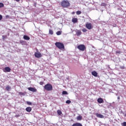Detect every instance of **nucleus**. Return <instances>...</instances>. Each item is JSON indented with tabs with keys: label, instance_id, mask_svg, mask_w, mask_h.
I'll list each match as a JSON object with an SVG mask.
<instances>
[{
	"label": "nucleus",
	"instance_id": "f03ea898",
	"mask_svg": "<svg viewBox=\"0 0 126 126\" xmlns=\"http://www.w3.org/2000/svg\"><path fill=\"white\" fill-rule=\"evenodd\" d=\"M55 46L59 49V50H62V51H63L64 50V45L63 43L61 42H56L55 43Z\"/></svg>",
	"mask_w": 126,
	"mask_h": 126
},
{
	"label": "nucleus",
	"instance_id": "1a4fd4ad",
	"mask_svg": "<svg viewBox=\"0 0 126 126\" xmlns=\"http://www.w3.org/2000/svg\"><path fill=\"white\" fill-rule=\"evenodd\" d=\"M95 115L97 117V118H99L100 119H104V116H103V115L101 114L96 113Z\"/></svg>",
	"mask_w": 126,
	"mask_h": 126
},
{
	"label": "nucleus",
	"instance_id": "6ab92c4d",
	"mask_svg": "<svg viewBox=\"0 0 126 126\" xmlns=\"http://www.w3.org/2000/svg\"><path fill=\"white\" fill-rule=\"evenodd\" d=\"M57 114L58 115H59V116H61L63 114V112H62V111H61L60 110H58L57 111Z\"/></svg>",
	"mask_w": 126,
	"mask_h": 126
},
{
	"label": "nucleus",
	"instance_id": "58836bf2",
	"mask_svg": "<svg viewBox=\"0 0 126 126\" xmlns=\"http://www.w3.org/2000/svg\"><path fill=\"white\" fill-rule=\"evenodd\" d=\"M16 117H20L19 115H16Z\"/></svg>",
	"mask_w": 126,
	"mask_h": 126
},
{
	"label": "nucleus",
	"instance_id": "bb28decb",
	"mask_svg": "<svg viewBox=\"0 0 126 126\" xmlns=\"http://www.w3.org/2000/svg\"><path fill=\"white\" fill-rule=\"evenodd\" d=\"M76 14H77V15H79V14H81V11H76Z\"/></svg>",
	"mask_w": 126,
	"mask_h": 126
},
{
	"label": "nucleus",
	"instance_id": "f3484780",
	"mask_svg": "<svg viewBox=\"0 0 126 126\" xmlns=\"http://www.w3.org/2000/svg\"><path fill=\"white\" fill-rule=\"evenodd\" d=\"M72 22H73V23H76V22H77V18H73L72 19Z\"/></svg>",
	"mask_w": 126,
	"mask_h": 126
},
{
	"label": "nucleus",
	"instance_id": "ea45409f",
	"mask_svg": "<svg viewBox=\"0 0 126 126\" xmlns=\"http://www.w3.org/2000/svg\"><path fill=\"white\" fill-rule=\"evenodd\" d=\"M23 42H24V41H21V43H23Z\"/></svg>",
	"mask_w": 126,
	"mask_h": 126
},
{
	"label": "nucleus",
	"instance_id": "b1692460",
	"mask_svg": "<svg viewBox=\"0 0 126 126\" xmlns=\"http://www.w3.org/2000/svg\"><path fill=\"white\" fill-rule=\"evenodd\" d=\"M101 6H106L107 5V3H105V2H102L101 4Z\"/></svg>",
	"mask_w": 126,
	"mask_h": 126
},
{
	"label": "nucleus",
	"instance_id": "f8f14e48",
	"mask_svg": "<svg viewBox=\"0 0 126 126\" xmlns=\"http://www.w3.org/2000/svg\"><path fill=\"white\" fill-rule=\"evenodd\" d=\"M26 94H27V93H26V92H19V95H20V96H25V95H26Z\"/></svg>",
	"mask_w": 126,
	"mask_h": 126
},
{
	"label": "nucleus",
	"instance_id": "a211bd4d",
	"mask_svg": "<svg viewBox=\"0 0 126 126\" xmlns=\"http://www.w3.org/2000/svg\"><path fill=\"white\" fill-rule=\"evenodd\" d=\"M77 121H81L82 120V116L79 115L76 118Z\"/></svg>",
	"mask_w": 126,
	"mask_h": 126
},
{
	"label": "nucleus",
	"instance_id": "4c0bfd02",
	"mask_svg": "<svg viewBox=\"0 0 126 126\" xmlns=\"http://www.w3.org/2000/svg\"><path fill=\"white\" fill-rule=\"evenodd\" d=\"M117 98H118V100H120V96H118V97H117Z\"/></svg>",
	"mask_w": 126,
	"mask_h": 126
},
{
	"label": "nucleus",
	"instance_id": "a19ab883",
	"mask_svg": "<svg viewBox=\"0 0 126 126\" xmlns=\"http://www.w3.org/2000/svg\"><path fill=\"white\" fill-rule=\"evenodd\" d=\"M125 117H126V114L125 115Z\"/></svg>",
	"mask_w": 126,
	"mask_h": 126
},
{
	"label": "nucleus",
	"instance_id": "f704fd0d",
	"mask_svg": "<svg viewBox=\"0 0 126 126\" xmlns=\"http://www.w3.org/2000/svg\"><path fill=\"white\" fill-rule=\"evenodd\" d=\"M5 18H9V16L8 15H6Z\"/></svg>",
	"mask_w": 126,
	"mask_h": 126
},
{
	"label": "nucleus",
	"instance_id": "dca6fc26",
	"mask_svg": "<svg viewBox=\"0 0 126 126\" xmlns=\"http://www.w3.org/2000/svg\"><path fill=\"white\" fill-rule=\"evenodd\" d=\"M76 34L77 36H80V35H81V34H82V32H81V31L78 30L76 32Z\"/></svg>",
	"mask_w": 126,
	"mask_h": 126
},
{
	"label": "nucleus",
	"instance_id": "c9c22d12",
	"mask_svg": "<svg viewBox=\"0 0 126 126\" xmlns=\"http://www.w3.org/2000/svg\"><path fill=\"white\" fill-rule=\"evenodd\" d=\"M1 19H2V16L0 15V20H1Z\"/></svg>",
	"mask_w": 126,
	"mask_h": 126
},
{
	"label": "nucleus",
	"instance_id": "cd10ccee",
	"mask_svg": "<svg viewBox=\"0 0 126 126\" xmlns=\"http://www.w3.org/2000/svg\"><path fill=\"white\" fill-rule=\"evenodd\" d=\"M2 40H5V39H6L7 38V36L6 35H2Z\"/></svg>",
	"mask_w": 126,
	"mask_h": 126
},
{
	"label": "nucleus",
	"instance_id": "72a5a7b5",
	"mask_svg": "<svg viewBox=\"0 0 126 126\" xmlns=\"http://www.w3.org/2000/svg\"><path fill=\"white\" fill-rule=\"evenodd\" d=\"M116 54H121V51H116Z\"/></svg>",
	"mask_w": 126,
	"mask_h": 126
},
{
	"label": "nucleus",
	"instance_id": "0eeeda50",
	"mask_svg": "<svg viewBox=\"0 0 126 126\" xmlns=\"http://www.w3.org/2000/svg\"><path fill=\"white\" fill-rule=\"evenodd\" d=\"M11 70V69L10 68V67L8 66L5 67L3 69V71H4V72H10Z\"/></svg>",
	"mask_w": 126,
	"mask_h": 126
},
{
	"label": "nucleus",
	"instance_id": "473e14b6",
	"mask_svg": "<svg viewBox=\"0 0 126 126\" xmlns=\"http://www.w3.org/2000/svg\"><path fill=\"white\" fill-rule=\"evenodd\" d=\"M40 85H43L44 84V82H39Z\"/></svg>",
	"mask_w": 126,
	"mask_h": 126
},
{
	"label": "nucleus",
	"instance_id": "79ce46f5",
	"mask_svg": "<svg viewBox=\"0 0 126 126\" xmlns=\"http://www.w3.org/2000/svg\"><path fill=\"white\" fill-rule=\"evenodd\" d=\"M73 14H74V12H73Z\"/></svg>",
	"mask_w": 126,
	"mask_h": 126
},
{
	"label": "nucleus",
	"instance_id": "39448f33",
	"mask_svg": "<svg viewBox=\"0 0 126 126\" xmlns=\"http://www.w3.org/2000/svg\"><path fill=\"white\" fill-rule=\"evenodd\" d=\"M34 56L35 57V58H37V59L42 58V57H43L42 54H41V53L39 52V51H37V52L34 53Z\"/></svg>",
	"mask_w": 126,
	"mask_h": 126
},
{
	"label": "nucleus",
	"instance_id": "ddd939ff",
	"mask_svg": "<svg viewBox=\"0 0 126 126\" xmlns=\"http://www.w3.org/2000/svg\"><path fill=\"white\" fill-rule=\"evenodd\" d=\"M71 126H82V124H81L80 123H76L73 124Z\"/></svg>",
	"mask_w": 126,
	"mask_h": 126
},
{
	"label": "nucleus",
	"instance_id": "c756f323",
	"mask_svg": "<svg viewBox=\"0 0 126 126\" xmlns=\"http://www.w3.org/2000/svg\"><path fill=\"white\" fill-rule=\"evenodd\" d=\"M27 104L28 105H32V102H29V101H27Z\"/></svg>",
	"mask_w": 126,
	"mask_h": 126
},
{
	"label": "nucleus",
	"instance_id": "6e6552de",
	"mask_svg": "<svg viewBox=\"0 0 126 126\" xmlns=\"http://www.w3.org/2000/svg\"><path fill=\"white\" fill-rule=\"evenodd\" d=\"M28 90L32 91V92H37V89L32 87L28 88Z\"/></svg>",
	"mask_w": 126,
	"mask_h": 126
},
{
	"label": "nucleus",
	"instance_id": "4be33fe9",
	"mask_svg": "<svg viewBox=\"0 0 126 126\" xmlns=\"http://www.w3.org/2000/svg\"><path fill=\"white\" fill-rule=\"evenodd\" d=\"M57 35H58V36H59L60 35H62V31H58L56 32Z\"/></svg>",
	"mask_w": 126,
	"mask_h": 126
},
{
	"label": "nucleus",
	"instance_id": "aec40b11",
	"mask_svg": "<svg viewBox=\"0 0 126 126\" xmlns=\"http://www.w3.org/2000/svg\"><path fill=\"white\" fill-rule=\"evenodd\" d=\"M5 89H6V90H7V91H9L10 90V89H11V88L9 86H7L6 87Z\"/></svg>",
	"mask_w": 126,
	"mask_h": 126
},
{
	"label": "nucleus",
	"instance_id": "20e7f679",
	"mask_svg": "<svg viewBox=\"0 0 126 126\" xmlns=\"http://www.w3.org/2000/svg\"><path fill=\"white\" fill-rule=\"evenodd\" d=\"M77 49L80 50V51H85V49H86V48L85 47V45L83 44H80L77 46Z\"/></svg>",
	"mask_w": 126,
	"mask_h": 126
},
{
	"label": "nucleus",
	"instance_id": "423d86ee",
	"mask_svg": "<svg viewBox=\"0 0 126 126\" xmlns=\"http://www.w3.org/2000/svg\"><path fill=\"white\" fill-rule=\"evenodd\" d=\"M86 28L88 29L89 30H91L92 29V24L89 23H87L86 24Z\"/></svg>",
	"mask_w": 126,
	"mask_h": 126
},
{
	"label": "nucleus",
	"instance_id": "a878e982",
	"mask_svg": "<svg viewBox=\"0 0 126 126\" xmlns=\"http://www.w3.org/2000/svg\"><path fill=\"white\" fill-rule=\"evenodd\" d=\"M82 32H84V33H85L86 32H87V30L85 28H83L82 29Z\"/></svg>",
	"mask_w": 126,
	"mask_h": 126
},
{
	"label": "nucleus",
	"instance_id": "f257e3e1",
	"mask_svg": "<svg viewBox=\"0 0 126 126\" xmlns=\"http://www.w3.org/2000/svg\"><path fill=\"white\" fill-rule=\"evenodd\" d=\"M61 5L63 8H66L70 6V3L67 0H63L61 2Z\"/></svg>",
	"mask_w": 126,
	"mask_h": 126
},
{
	"label": "nucleus",
	"instance_id": "5701e85b",
	"mask_svg": "<svg viewBox=\"0 0 126 126\" xmlns=\"http://www.w3.org/2000/svg\"><path fill=\"white\" fill-rule=\"evenodd\" d=\"M62 94H63V95H67V92L63 91L62 92Z\"/></svg>",
	"mask_w": 126,
	"mask_h": 126
},
{
	"label": "nucleus",
	"instance_id": "393cba45",
	"mask_svg": "<svg viewBox=\"0 0 126 126\" xmlns=\"http://www.w3.org/2000/svg\"><path fill=\"white\" fill-rule=\"evenodd\" d=\"M4 6V5L3 3L0 2V8L1 7H3Z\"/></svg>",
	"mask_w": 126,
	"mask_h": 126
},
{
	"label": "nucleus",
	"instance_id": "412c9836",
	"mask_svg": "<svg viewBox=\"0 0 126 126\" xmlns=\"http://www.w3.org/2000/svg\"><path fill=\"white\" fill-rule=\"evenodd\" d=\"M49 34H50V35H53L54 32L53 31V30L50 29L49 31Z\"/></svg>",
	"mask_w": 126,
	"mask_h": 126
},
{
	"label": "nucleus",
	"instance_id": "9b49d317",
	"mask_svg": "<svg viewBox=\"0 0 126 126\" xmlns=\"http://www.w3.org/2000/svg\"><path fill=\"white\" fill-rule=\"evenodd\" d=\"M92 74L94 76H95V77H97V76H98V73H97V72H96L95 71H93V72H92Z\"/></svg>",
	"mask_w": 126,
	"mask_h": 126
},
{
	"label": "nucleus",
	"instance_id": "2eb2a0df",
	"mask_svg": "<svg viewBox=\"0 0 126 126\" xmlns=\"http://www.w3.org/2000/svg\"><path fill=\"white\" fill-rule=\"evenodd\" d=\"M26 111L27 112H31V111H32V108L30 107H28L26 108Z\"/></svg>",
	"mask_w": 126,
	"mask_h": 126
},
{
	"label": "nucleus",
	"instance_id": "7c9ffc66",
	"mask_svg": "<svg viewBox=\"0 0 126 126\" xmlns=\"http://www.w3.org/2000/svg\"><path fill=\"white\" fill-rule=\"evenodd\" d=\"M122 126H126V122H123V123H122Z\"/></svg>",
	"mask_w": 126,
	"mask_h": 126
},
{
	"label": "nucleus",
	"instance_id": "7ed1b4c3",
	"mask_svg": "<svg viewBox=\"0 0 126 126\" xmlns=\"http://www.w3.org/2000/svg\"><path fill=\"white\" fill-rule=\"evenodd\" d=\"M43 88L46 91H52L53 90V85L50 83L45 85Z\"/></svg>",
	"mask_w": 126,
	"mask_h": 126
},
{
	"label": "nucleus",
	"instance_id": "c85d7f7f",
	"mask_svg": "<svg viewBox=\"0 0 126 126\" xmlns=\"http://www.w3.org/2000/svg\"><path fill=\"white\" fill-rule=\"evenodd\" d=\"M71 103V101H70V100H67V101H66V104H70Z\"/></svg>",
	"mask_w": 126,
	"mask_h": 126
},
{
	"label": "nucleus",
	"instance_id": "2f4dec72",
	"mask_svg": "<svg viewBox=\"0 0 126 126\" xmlns=\"http://www.w3.org/2000/svg\"><path fill=\"white\" fill-rule=\"evenodd\" d=\"M120 68L121 69H125V67L124 66H121Z\"/></svg>",
	"mask_w": 126,
	"mask_h": 126
},
{
	"label": "nucleus",
	"instance_id": "4468645a",
	"mask_svg": "<svg viewBox=\"0 0 126 126\" xmlns=\"http://www.w3.org/2000/svg\"><path fill=\"white\" fill-rule=\"evenodd\" d=\"M23 38L24 39V40H27V41L30 40V37L26 35H24Z\"/></svg>",
	"mask_w": 126,
	"mask_h": 126
},
{
	"label": "nucleus",
	"instance_id": "e433bc0d",
	"mask_svg": "<svg viewBox=\"0 0 126 126\" xmlns=\"http://www.w3.org/2000/svg\"><path fill=\"white\" fill-rule=\"evenodd\" d=\"M16 1H17V2H19V1H20V0H15Z\"/></svg>",
	"mask_w": 126,
	"mask_h": 126
},
{
	"label": "nucleus",
	"instance_id": "9d476101",
	"mask_svg": "<svg viewBox=\"0 0 126 126\" xmlns=\"http://www.w3.org/2000/svg\"><path fill=\"white\" fill-rule=\"evenodd\" d=\"M97 102L99 104H102V103H104V100H103V98H98L97 99Z\"/></svg>",
	"mask_w": 126,
	"mask_h": 126
}]
</instances>
